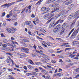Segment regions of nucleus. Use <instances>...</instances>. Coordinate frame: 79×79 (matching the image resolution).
I'll list each match as a JSON object with an SVG mask.
<instances>
[{"mask_svg":"<svg viewBox=\"0 0 79 79\" xmlns=\"http://www.w3.org/2000/svg\"><path fill=\"white\" fill-rule=\"evenodd\" d=\"M31 21H27L25 22L24 24L25 25H29L31 24Z\"/></svg>","mask_w":79,"mask_h":79,"instance_id":"obj_12","label":"nucleus"},{"mask_svg":"<svg viewBox=\"0 0 79 79\" xmlns=\"http://www.w3.org/2000/svg\"><path fill=\"white\" fill-rule=\"evenodd\" d=\"M8 46L9 47H10V46H12V45H11V44H9V43H7V44Z\"/></svg>","mask_w":79,"mask_h":79,"instance_id":"obj_55","label":"nucleus"},{"mask_svg":"<svg viewBox=\"0 0 79 79\" xmlns=\"http://www.w3.org/2000/svg\"><path fill=\"white\" fill-rule=\"evenodd\" d=\"M38 69H37V68H35V72H36L37 73V72H38Z\"/></svg>","mask_w":79,"mask_h":79,"instance_id":"obj_43","label":"nucleus"},{"mask_svg":"<svg viewBox=\"0 0 79 79\" xmlns=\"http://www.w3.org/2000/svg\"><path fill=\"white\" fill-rule=\"evenodd\" d=\"M76 19H74L72 22V23L73 24V25H75V24L76 23Z\"/></svg>","mask_w":79,"mask_h":79,"instance_id":"obj_23","label":"nucleus"},{"mask_svg":"<svg viewBox=\"0 0 79 79\" xmlns=\"http://www.w3.org/2000/svg\"><path fill=\"white\" fill-rule=\"evenodd\" d=\"M23 68L25 70H27V67H26V66H24Z\"/></svg>","mask_w":79,"mask_h":79,"instance_id":"obj_51","label":"nucleus"},{"mask_svg":"<svg viewBox=\"0 0 79 79\" xmlns=\"http://www.w3.org/2000/svg\"><path fill=\"white\" fill-rule=\"evenodd\" d=\"M6 61L7 63H9V64H11V61H10V60H9V59H7L6 60Z\"/></svg>","mask_w":79,"mask_h":79,"instance_id":"obj_25","label":"nucleus"},{"mask_svg":"<svg viewBox=\"0 0 79 79\" xmlns=\"http://www.w3.org/2000/svg\"><path fill=\"white\" fill-rule=\"evenodd\" d=\"M2 46L3 47H4V48H5L6 47L7 45L6 44H3L2 45Z\"/></svg>","mask_w":79,"mask_h":79,"instance_id":"obj_31","label":"nucleus"},{"mask_svg":"<svg viewBox=\"0 0 79 79\" xmlns=\"http://www.w3.org/2000/svg\"><path fill=\"white\" fill-rule=\"evenodd\" d=\"M28 68L30 69H31L34 68V67L31 66V65H28Z\"/></svg>","mask_w":79,"mask_h":79,"instance_id":"obj_22","label":"nucleus"},{"mask_svg":"<svg viewBox=\"0 0 79 79\" xmlns=\"http://www.w3.org/2000/svg\"><path fill=\"white\" fill-rule=\"evenodd\" d=\"M9 59L10 60V61H11L12 63H13V60L11 59V58L10 57H9Z\"/></svg>","mask_w":79,"mask_h":79,"instance_id":"obj_38","label":"nucleus"},{"mask_svg":"<svg viewBox=\"0 0 79 79\" xmlns=\"http://www.w3.org/2000/svg\"><path fill=\"white\" fill-rule=\"evenodd\" d=\"M65 5H69V4H71V3H72L73 2V1L72 0H70V1H68L66 0L65 1Z\"/></svg>","mask_w":79,"mask_h":79,"instance_id":"obj_10","label":"nucleus"},{"mask_svg":"<svg viewBox=\"0 0 79 79\" xmlns=\"http://www.w3.org/2000/svg\"><path fill=\"white\" fill-rule=\"evenodd\" d=\"M39 69H40V71H42L43 70H44L42 69V68L40 67H39Z\"/></svg>","mask_w":79,"mask_h":79,"instance_id":"obj_52","label":"nucleus"},{"mask_svg":"<svg viewBox=\"0 0 79 79\" xmlns=\"http://www.w3.org/2000/svg\"><path fill=\"white\" fill-rule=\"evenodd\" d=\"M35 21L37 23H38L39 21V19H35Z\"/></svg>","mask_w":79,"mask_h":79,"instance_id":"obj_56","label":"nucleus"},{"mask_svg":"<svg viewBox=\"0 0 79 79\" xmlns=\"http://www.w3.org/2000/svg\"><path fill=\"white\" fill-rule=\"evenodd\" d=\"M5 50L6 51H9L10 52V48H5Z\"/></svg>","mask_w":79,"mask_h":79,"instance_id":"obj_30","label":"nucleus"},{"mask_svg":"<svg viewBox=\"0 0 79 79\" xmlns=\"http://www.w3.org/2000/svg\"><path fill=\"white\" fill-rule=\"evenodd\" d=\"M61 27V25L60 24L58 25L56 27H55L58 30H60V27Z\"/></svg>","mask_w":79,"mask_h":79,"instance_id":"obj_19","label":"nucleus"},{"mask_svg":"<svg viewBox=\"0 0 79 79\" xmlns=\"http://www.w3.org/2000/svg\"><path fill=\"white\" fill-rule=\"evenodd\" d=\"M63 52V50H60V51H57V52H56V53H61V52Z\"/></svg>","mask_w":79,"mask_h":79,"instance_id":"obj_46","label":"nucleus"},{"mask_svg":"<svg viewBox=\"0 0 79 79\" xmlns=\"http://www.w3.org/2000/svg\"><path fill=\"white\" fill-rule=\"evenodd\" d=\"M59 4L58 3H56L55 4H53L52 7H56L57 5H58Z\"/></svg>","mask_w":79,"mask_h":79,"instance_id":"obj_17","label":"nucleus"},{"mask_svg":"<svg viewBox=\"0 0 79 79\" xmlns=\"http://www.w3.org/2000/svg\"><path fill=\"white\" fill-rule=\"evenodd\" d=\"M32 74H34V75L35 76H37V75L38 74V73H36V72H33Z\"/></svg>","mask_w":79,"mask_h":79,"instance_id":"obj_27","label":"nucleus"},{"mask_svg":"<svg viewBox=\"0 0 79 79\" xmlns=\"http://www.w3.org/2000/svg\"><path fill=\"white\" fill-rule=\"evenodd\" d=\"M21 56H23V57H26V55L25 54L22 53Z\"/></svg>","mask_w":79,"mask_h":79,"instance_id":"obj_28","label":"nucleus"},{"mask_svg":"<svg viewBox=\"0 0 79 79\" xmlns=\"http://www.w3.org/2000/svg\"><path fill=\"white\" fill-rule=\"evenodd\" d=\"M1 36L2 37H5V35L3 34L2 33L1 34Z\"/></svg>","mask_w":79,"mask_h":79,"instance_id":"obj_49","label":"nucleus"},{"mask_svg":"<svg viewBox=\"0 0 79 79\" xmlns=\"http://www.w3.org/2000/svg\"><path fill=\"white\" fill-rule=\"evenodd\" d=\"M60 9L58 8H56V9H54V10H52V11L51 12V13H54L55 11H57L58 10H59Z\"/></svg>","mask_w":79,"mask_h":79,"instance_id":"obj_14","label":"nucleus"},{"mask_svg":"<svg viewBox=\"0 0 79 79\" xmlns=\"http://www.w3.org/2000/svg\"><path fill=\"white\" fill-rule=\"evenodd\" d=\"M3 42H4V43H7V42H8V41L7 40L5 39L4 40Z\"/></svg>","mask_w":79,"mask_h":79,"instance_id":"obj_50","label":"nucleus"},{"mask_svg":"<svg viewBox=\"0 0 79 79\" xmlns=\"http://www.w3.org/2000/svg\"><path fill=\"white\" fill-rule=\"evenodd\" d=\"M66 26V23H64L63 24L62 26V29H61V31L60 33V35H62L64 33V30H65V27Z\"/></svg>","mask_w":79,"mask_h":79,"instance_id":"obj_3","label":"nucleus"},{"mask_svg":"<svg viewBox=\"0 0 79 79\" xmlns=\"http://www.w3.org/2000/svg\"><path fill=\"white\" fill-rule=\"evenodd\" d=\"M43 59L42 60V61L43 62H44V63H47V62H48V60H50L49 57H48V56H43Z\"/></svg>","mask_w":79,"mask_h":79,"instance_id":"obj_4","label":"nucleus"},{"mask_svg":"<svg viewBox=\"0 0 79 79\" xmlns=\"http://www.w3.org/2000/svg\"><path fill=\"white\" fill-rule=\"evenodd\" d=\"M41 72L42 73H44V74H47L48 73V72H47L46 70L44 69H43Z\"/></svg>","mask_w":79,"mask_h":79,"instance_id":"obj_21","label":"nucleus"},{"mask_svg":"<svg viewBox=\"0 0 79 79\" xmlns=\"http://www.w3.org/2000/svg\"><path fill=\"white\" fill-rule=\"evenodd\" d=\"M12 46L14 48H16V45L14 44V43H13V44L12 45Z\"/></svg>","mask_w":79,"mask_h":79,"instance_id":"obj_29","label":"nucleus"},{"mask_svg":"<svg viewBox=\"0 0 79 79\" xmlns=\"http://www.w3.org/2000/svg\"><path fill=\"white\" fill-rule=\"evenodd\" d=\"M29 49L25 47L21 48V51L23 52L26 53H29V52H27V51H29Z\"/></svg>","mask_w":79,"mask_h":79,"instance_id":"obj_7","label":"nucleus"},{"mask_svg":"<svg viewBox=\"0 0 79 79\" xmlns=\"http://www.w3.org/2000/svg\"><path fill=\"white\" fill-rule=\"evenodd\" d=\"M15 3V2H12L11 3H8V4H5L6 7H7V8H9L10 6H11L12 5H13L14 3Z\"/></svg>","mask_w":79,"mask_h":79,"instance_id":"obj_9","label":"nucleus"},{"mask_svg":"<svg viewBox=\"0 0 79 79\" xmlns=\"http://www.w3.org/2000/svg\"><path fill=\"white\" fill-rule=\"evenodd\" d=\"M45 79H51V78H50V77H47Z\"/></svg>","mask_w":79,"mask_h":79,"instance_id":"obj_53","label":"nucleus"},{"mask_svg":"<svg viewBox=\"0 0 79 79\" xmlns=\"http://www.w3.org/2000/svg\"><path fill=\"white\" fill-rule=\"evenodd\" d=\"M9 79H15V78H14V77H12L11 76V77L10 78H9Z\"/></svg>","mask_w":79,"mask_h":79,"instance_id":"obj_64","label":"nucleus"},{"mask_svg":"<svg viewBox=\"0 0 79 79\" xmlns=\"http://www.w3.org/2000/svg\"><path fill=\"white\" fill-rule=\"evenodd\" d=\"M50 14L49 18H52V17L53 16L55 15V14Z\"/></svg>","mask_w":79,"mask_h":79,"instance_id":"obj_34","label":"nucleus"},{"mask_svg":"<svg viewBox=\"0 0 79 79\" xmlns=\"http://www.w3.org/2000/svg\"><path fill=\"white\" fill-rule=\"evenodd\" d=\"M31 17L32 18H35V15L34 14H32L31 16Z\"/></svg>","mask_w":79,"mask_h":79,"instance_id":"obj_47","label":"nucleus"},{"mask_svg":"<svg viewBox=\"0 0 79 79\" xmlns=\"http://www.w3.org/2000/svg\"><path fill=\"white\" fill-rule=\"evenodd\" d=\"M33 27V25L32 24H30L29 25V27L30 28H32Z\"/></svg>","mask_w":79,"mask_h":79,"instance_id":"obj_39","label":"nucleus"},{"mask_svg":"<svg viewBox=\"0 0 79 79\" xmlns=\"http://www.w3.org/2000/svg\"><path fill=\"white\" fill-rule=\"evenodd\" d=\"M59 31V30H58L57 28H56V27H55V28L54 29L53 31L54 32H57Z\"/></svg>","mask_w":79,"mask_h":79,"instance_id":"obj_18","label":"nucleus"},{"mask_svg":"<svg viewBox=\"0 0 79 79\" xmlns=\"http://www.w3.org/2000/svg\"><path fill=\"white\" fill-rule=\"evenodd\" d=\"M79 27H78L76 31H74L73 34H72V35L71 36V39H72L73 37H74V38L75 37H76L77 35V34L78 32H79Z\"/></svg>","mask_w":79,"mask_h":79,"instance_id":"obj_2","label":"nucleus"},{"mask_svg":"<svg viewBox=\"0 0 79 79\" xmlns=\"http://www.w3.org/2000/svg\"><path fill=\"white\" fill-rule=\"evenodd\" d=\"M75 71H76V72H79V68H77V69H75Z\"/></svg>","mask_w":79,"mask_h":79,"instance_id":"obj_40","label":"nucleus"},{"mask_svg":"<svg viewBox=\"0 0 79 79\" xmlns=\"http://www.w3.org/2000/svg\"><path fill=\"white\" fill-rule=\"evenodd\" d=\"M60 19L59 20H58L57 21V22H56L57 24H58V23H60Z\"/></svg>","mask_w":79,"mask_h":79,"instance_id":"obj_44","label":"nucleus"},{"mask_svg":"<svg viewBox=\"0 0 79 79\" xmlns=\"http://www.w3.org/2000/svg\"><path fill=\"white\" fill-rule=\"evenodd\" d=\"M23 42H30V41L29 40H27L26 38L23 39Z\"/></svg>","mask_w":79,"mask_h":79,"instance_id":"obj_15","label":"nucleus"},{"mask_svg":"<svg viewBox=\"0 0 79 79\" xmlns=\"http://www.w3.org/2000/svg\"><path fill=\"white\" fill-rule=\"evenodd\" d=\"M73 16H73V15H69L68 17V19L69 20H70V19H71L72 18H73Z\"/></svg>","mask_w":79,"mask_h":79,"instance_id":"obj_13","label":"nucleus"},{"mask_svg":"<svg viewBox=\"0 0 79 79\" xmlns=\"http://www.w3.org/2000/svg\"><path fill=\"white\" fill-rule=\"evenodd\" d=\"M6 30L7 31V32L9 33H11V34H14L15 33V31H16V28H11L9 29L6 28Z\"/></svg>","mask_w":79,"mask_h":79,"instance_id":"obj_1","label":"nucleus"},{"mask_svg":"<svg viewBox=\"0 0 79 79\" xmlns=\"http://www.w3.org/2000/svg\"><path fill=\"white\" fill-rule=\"evenodd\" d=\"M51 62H52V63H56V61L55 60H52L51 61Z\"/></svg>","mask_w":79,"mask_h":79,"instance_id":"obj_63","label":"nucleus"},{"mask_svg":"<svg viewBox=\"0 0 79 79\" xmlns=\"http://www.w3.org/2000/svg\"><path fill=\"white\" fill-rule=\"evenodd\" d=\"M31 6H32V5H30L27 8L29 9V10H30V9H31Z\"/></svg>","mask_w":79,"mask_h":79,"instance_id":"obj_41","label":"nucleus"},{"mask_svg":"<svg viewBox=\"0 0 79 79\" xmlns=\"http://www.w3.org/2000/svg\"><path fill=\"white\" fill-rule=\"evenodd\" d=\"M15 66L16 67V68H19V65L15 64Z\"/></svg>","mask_w":79,"mask_h":79,"instance_id":"obj_54","label":"nucleus"},{"mask_svg":"<svg viewBox=\"0 0 79 79\" xmlns=\"http://www.w3.org/2000/svg\"><path fill=\"white\" fill-rule=\"evenodd\" d=\"M22 53H20V52H19L17 54V55H19V56H21V54H22Z\"/></svg>","mask_w":79,"mask_h":79,"instance_id":"obj_42","label":"nucleus"},{"mask_svg":"<svg viewBox=\"0 0 79 79\" xmlns=\"http://www.w3.org/2000/svg\"><path fill=\"white\" fill-rule=\"evenodd\" d=\"M2 16H5V12H3L2 13Z\"/></svg>","mask_w":79,"mask_h":79,"instance_id":"obj_57","label":"nucleus"},{"mask_svg":"<svg viewBox=\"0 0 79 79\" xmlns=\"http://www.w3.org/2000/svg\"><path fill=\"white\" fill-rule=\"evenodd\" d=\"M9 15L10 16H11L13 15V13H12V10H11L10 12H9Z\"/></svg>","mask_w":79,"mask_h":79,"instance_id":"obj_37","label":"nucleus"},{"mask_svg":"<svg viewBox=\"0 0 79 79\" xmlns=\"http://www.w3.org/2000/svg\"><path fill=\"white\" fill-rule=\"evenodd\" d=\"M52 19H51L50 20H48L47 22L46 23L47 24H48V23H49L50 22H51V21H52Z\"/></svg>","mask_w":79,"mask_h":79,"instance_id":"obj_36","label":"nucleus"},{"mask_svg":"<svg viewBox=\"0 0 79 79\" xmlns=\"http://www.w3.org/2000/svg\"><path fill=\"white\" fill-rule=\"evenodd\" d=\"M64 0H58L57 2L58 3H61L63 2Z\"/></svg>","mask_w":79,"mask_h":79,"instance_id":"obj_33","label":"nucleus"},{"mask_svg":"<svg viewBox=\"0 0 79 79\" xmlns=\"http://www.w3.org/2000/svg\"><path fill=\"white\" fill-rule=\"evenodd\" d=\"M39 1H40L39 5H40V3H41V2L43 1V0H39Z\"/></svg>","mask_w":79,"mask_h":79,"instance_id":"obj_58","label":"nucleus"},{"mask_svg":"<svg viewBox=\"0 0 79 79\" xmlns=\"http://www.w3.org/2000/svg\"><path fill=\"white\" fill-rule=\"evenodd\" d=\"M28 63H30V64H34L33 63V62H32V60L30 59H29L28 60Z\"/></svg>","mask_w":79,"mask_h":79,"instance_id":"obj_16","label":"nucleus"},{"mask_svg":"<svg viewBox=\"0 0 79 79\" xmlns=\"http://www.w3.org/2000/svg\"><path fill=\"white\" fill-rule=\"evenodd\" d=\"M73 17L77 19L79 18V10L76 11L74 15H73Z\"/></svg>","mask_w":79,"mask_h":79,"instance_id":"obj_8","label":"nucleus"},{"mask_svg":"<svg viewBox=\"0 0 79 79\" xmlns=\"http://www.w3.org/2000/svg\"><path fill=\"white\" fill-rule=\"evenodd\" d=\"M73 25H74L72 23L70 25V29H72V28H73Z\"/></svg>","mask_w":79,"mask_h":79,"instance_id":"obj_35","label":"nucleus"},{"mask_svg":"<svg viewBox=\"0 0 79 79\" xmlns=\"http://www.w3.org/2000/svg\"><path fill=\"white\" fill-rule=\"evenodd\" d=\"M53 25L51 23L49 25V27H52Z\"/></svg>","mask_w":79,"mask_h":79,"instance_id":"obj_48","label":"nucleus"},{"mask_svg":"<svg viewBox=\"0 0 79 79\" xmlns=\"http://www.w3.org/2000/svg\"><path fill=\"white\" fill-rule=\"evenodd\" d=\"M41 10L42 11L44 12L43 14H44V13H47V12H48V11L50 10V9L48 8V7H44L41 8Z\"/></svg>","mask_w":79,"mask_h":79,"instance_id":"obj_5","label":"nucleus"},{"mask_svg":"<svg viewBox=\"0 0 79 79\" xmlns=\"http://www.w3.org/2000/svg\"><path fill=\"white\" fill-rule=\"evenodd\" d=\"M51 3L50 0H48L46 2V4H49V3Z\"/></svg>","mask_w":79,"mask_h":79,"instance_id":"obj_24","label":"nucleus"},{"mask_svg":"<svg viewBox=\"0 0 79 79\" xmlns=\"http://www.w3.org/2000/svg\"><path fill=\"white\" fill-rule=\"evenodd\" d=\"M10 16H11V15H6V17H7V18H10Z\"/></svg>","mask_w":79,"mask_h":79,"instance_id":"obj_62","label":"nucleus"},{"mask_svg":"<svg viewBox=\"0 0 79 79\" xmlns=\"http://www.w3.org/2000/svg\"><path fill=\"white\" fill-rule=\"evenodd\" d=\"M32 56L33 57H35L36 56V55L35 54H33L32 55Z\"/></svg>","mask_w":79,"mask_h":79,"instance_id":"obj_59","label":"nucleus"},{"mask_svg":"<svg viewBox=\"0 0 79 79\" xmlns=\"http://www.w3.org/2000/svg\"><path fill=\"white\" fill-rule=\"evenodd\" d=\"M59 62H60V63H63V60H62V59H59Z\"/></svg>","mask_w":79,"mask_h":79,"instance_id":"obj_60","label":"nucleus"},{"mask_svg":"<svg viewBox=\"0 0 79 79\" xmlns=\"http://www.w3.org/2000/svg\"><path fill=\"white\" fill-rule=\"evenodd\" d=\"M74 28H73L71 30L69 34L68 37H69V36L71 35V33H72V32H73L74 31Z\"/></svg>","mask_w":79,"mask_h":79,"instance_id":"obj_20","label":"nucleus"},{"mask_svg":"<svg viewBox=\"0 0 79 79\" xmlns=\"http://www.w3.org/2000/svg\"><path fill=\"white\" fill-rule=\"evenodd\" d=\"M50 14H47L44 16V19H47V18L50 17Z\"/></svg>","mask_w":79,"mask_h":79,"instance_id":"obj_11","label":"nucleus"},{"mask_svg":"<svg viewBox=\"0 0 79 79\" xmlns=\"http://www.w3.org/2000/svg\"><path fill=\"white\" fill-rule=\"evenodd\" d=\"M67 13H68V12L66 11V10H63L59 13L58 15V17H60V16H61L63 15L64 14H67Z\"/></svg>","mask_w":79,"mask_h":79,"instance_id":"obj_6","label":"nucleus"},{"mask_svg":"<svg viewBox=\"0 0 79 79\" xmlns=\"http://www.w3.org/2000/svg\"><path fill=\"white\" fill-rule=\"evenodd\" d=\"M73 6H74V5H73V4H71L69 6V9H70V8H73Z\"/></svg>","mask_w":79,"mask_h":79,"instance_id":"obj_26","label":"nucleus"},{"mask_svg":"<svg viewBox=\"0 0 79 79\" xmlns=\"http://www.w3.org/2000/svg\"><path fill=\"white\" fill-rule=\"evenodd\" d=\"M73 54H72L71 55H70L69 56L71 57V58H73Z\"/></svg>","mask_w":79,"mask_h":79,"instance_id":"obj_45","label":"nucleus"},{"mask_svg":"<svg viewBox=\"0 0 79 79\" xmlns=\"http://www.w3.org/2000/svg\"><path fill=\"white\" fill-rule=\"evenodd\" d=\"M38 48H39L41 50L42 49V47H41L40 46H38Z\"/></svg>","mask_w":79,"mask_h":79,"instance_id":"obj_61","label":"nucleus"},{"mask_svg":"<svg viewBox=\"0 0 79 79\" xmlns=\"http://www.w3.org/2000/svg\"><path fill=\"white\" fill-rule=\"evenodd\" d=\"M10 51H11V52H13L14 50V48H13L12 47H11L9 48Z\"/></svg>","mask_w":79,"mask_h":79,"instance_id":"obj_32","label":"nucleus"}]
</instances>
